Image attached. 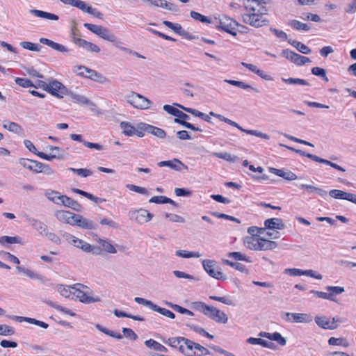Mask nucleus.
I'll use <instances>...</instances> for the list:
<instances>
[{"mask_svg":"<svg viewBox=\"0 0 356 356\" xmlns=\"http://www.w3.org/2000/svg\"><path fill=\"white\" fill-rule=\"evenodd\" d=\"M268 9L264 6H260L254 13H246L241 15L243 23L254 28H260L268 24L269 21L265 17Z\"/></svg>","mask_w":356,"mask_h":356,"instance_id":"obj_1","label":"nucleus"},{"mask_svg":"<svg viewBox=\"0 0 356 356\" xmlns=\"http://www.w3.org/2000/svg\"><path fill=\"white\" fill-rule=\"evenodd\" d=\"M83 26L88 30L97 35L104 40L113 42L116 47L122 49V51H129L127 48L120 46V42L117 39L116 36L108 29L100 25H95L89 23H85Z\"/></svg>","mask_w":356,"mask_h":356,"instance_id":"obj_2","label":"nucleus"},{"mask_svg":"<svg viewBox=\"0 0 356 356\" xmlns=\"http://www.w3.org/2000/svg\"><path fill=\"white\" fill-rule=\"evenodd\" d=\"M126 99L129 104L138 109H147L152 104L149 99L136 92H131L126 96Z\"/></svg>","mask_w":356,"mask_h":356,"instance_id":"obj_3","label":"nucleus"},{"mask_svg":"<svg viewBox=\"0 0 356 356\" xmlns=\"http://www.w3.org/2000/svg\"><path fill=\"white\" fill-rule=\"evenodd\" d=\"M47 92L58 98H63L64 95L69 94L67 88L56 79L48 80V88Z\"/></svg>","mask_w":356,"mask_h":356,"instance_id":"obj_4","label":"nucleus"},{"mask_svg":"<svg viewBox=\"0 0 356 356\" xmlns=\"http://www.w3.org/2000/svg\"><path fill=\"white\" fill-rule=\"evenodd\" d=\"M202 266L205 271L212 277L216 280H226V277L221 272L220 267L216 265L214 260L205 259L202 261Z\"/></svg>","mask_w":356,"mask_h":356,"instance_id":"obj_5","label":"nucleus"},{"mask_svg":"<svg viewBox=\"0 0 356 356\" xmlns=\"http://www.w3.org/2000/svg\"><path fill=\"white\" fill-rule=\"evenodd\" d=\"M238 26L236 21L227 16H222L219 19V23L216 25L218 29H222L224 31L231 34L233 36H236L237 33L235 31L236 28Z\"/></svg>","mask_w":356,"mask_h":356,"instance_id":"obj_6","label":"nucleus"},{"mask_svg":"<svg viewBox=\"0 0 356 356\" xmlns=\"http://www.w3.org/2000/svg\"><path fill=\"white\" fill-rule=\"evenodd\" d=\"M129 216L131 220H135L136 222L142 225L149 222L154 216L146 209H139L130 211L129 212Z\"/></svg>","mask_w":356,"mask_h":356,"instance_id":"obj_7","label":"nucleus"},{"mask_svg":"<svg viewBox=\"0 0 356 356\" xmlns=\"http://www.w3.org/2000/svg\"><path fill=\"white\" fill-rule=\"evenodd\" d=\"M76 286L85 288L86 289H88V288L86 286L81 284H77L72 288L73 290H74V293L81 302L89 304L100 301V298L99 297H92L87 291H83L81 290L80 288H77Z\"/></svg>","mask_w":356,"mask_h":356,"instance_id":"obj_8","label":"nucleus"},{"mask_svg":"<svg viewBox=\"0 0 356 356\" xmlns=\"http://www.w3.org/2000/svg\"><path fill=\"white\" fill-rule=\"evenodd\" d=\"M141 125H145V123H138L136 127L128 122H122L120 124V128L122 129V132L124 135L127 136H132L136 135L138 137H143L144 136V131L139 129L140 128Z\"/></svg>","mask_w":356,"mask_h":356,"instance_id":"obj_9","label":"nucleus"},{"mask_svg":"<svg viewBox=\"0 0 356 356\" xmlns=\"http://www.w3.org/2000/svg\"><path fill=\"white\" fill-rule=\"evenodd\" d=\"M281 54L288 60H291L292 63L299 66L311 62L309 58L301 56L289 49L282 50Z\"/></svg>","mask_w":356,"mask_h":356,"instance_id":"obj_10","label":"nucleus"},{"mask_svg":"<svg viewBox=\"0 0 356 356\" xmlns=\"http://www.w3.org/2000/svg\"><path fill=\"white\" fill-rule=\"evenodd\" d=\"M204 315L218 323H227L228 321V317L226 314L213 306H208L206 308Z\"/></svg>","mask_w":356,"mask_h":356,"instance_id":"obj_11","label":"nucleus"},{"mask_svg":"<svg viewBox=\"0 0 356 356\" xmlns=\"http://www.w3.org/2000/svg\"><path fill=\"white\" fill-rule=\"evenodd\" d=\"M285 321L291 323H309L313 321L310 314L305 313H285Z\"/></svg>","mask_w":356,"mask_h":356,"instance_id":"obj_12","label":"nucleus"},{"mask_svg":"<svg viewBox=\"0 0 356 356\" xmlns=\"http://www.w3.org/2000/svg\"><path fill=\"white\" fill-rule=\"evenodd\" d=\"M222 121L229 124L231 126L236 127L240 131H243V132H244V133H245L247 134L255 136L257 137H259V138H261L265 139V140L270 139V136L269 135H268L266 134H264V133H262L261 131H259L257 130L245 129L242 127H241L238 123H236V122H234V121H233V120H230V119H229L227 118H225V116H224V118H222Z\"/></svg>","mask_w":356,"mask_h":356,"instance_id":"obj_13","label":"nucleus"},{"mask_svg":"<svg viewBox=\"0 0 356 356\" xmlns=\"http://www.w3.org/2000/svg\"><path fill=\"white\" fill-rule=\"evenodd\" d=\"M175 117H176V118H175V120H174V122L175 123L179 124L182 125L183 127H184L187 129H191L193 131H202L199 127H197L194 126L193 124H192L191 123L186 122V120H188L190 118V117L187 114L183 113L181 111L178 109Z\"/></svg>","mask_w":356,"mask_h":356,"instance_id":"obj_14","label":"nucleus"},{"mask_svg":"<svg viewBox=\"0 0 356 356\" xmlns=\"http://www.w3.org/2000/svg\"><path fill=\"white\" fill-rule=\"evenodd\" d=\"M72 226H77L84 229H95L96 225L93 221L87 219L79 214H76Z\"/></svg>","mask_w":356,"mask_h":356,"instance_id":"obj_15","label":"nucleus"},{"mask_svg":"<svg viewBox=\"0 0 356 356\" xmlns=\"http://www.w3.org/2000/svg\"><path fill=\"white\" fill-rule=\"evenodd\" d=\"M329 195L335 199L345 200L356 204V195L341 190L333 189L330 191Z\"/></svg>","mask_w":356,"mask_h":356,"instance_id":"obj_16","label":"nucleus"},{"mask_svg":"<svg viewBox=\"0 0 356 356\" xmlns=\"http://www.w3.org/2000/svg\"><path fill=\"white\" fill-rule=\"evenodd\" d=\"M76 68L79 70H85V72H86L85 77L90 79L91 80L98 81L99 83H104L106 80V77L102 76L100 73L97 72L94 70L88 68L84 65L77 66Z\"/></svg>","mask_w":356,"mask_h":356,"instance_id":"obj_17","label":"nucleus"},{"mask_svg":"<svg viewBox=\"0 0 356 356\" xmlns=\"http://www.w3.org/2000/svg\"><path fill=\"white\" fill-rule=\"evenodd\" d=\"M316 325L324 330H335L336 326L332 325V321L330 317L323 315H317L314 318Z\"/></svg>","mask_w":356,"mask_h":356,"instance_id":"obj_18","label":"nucleus"},{"mask_svg":"<svg viewBox=\"0 0 356 356\" xmlns=\"http://www.w3.org/2000/svg\"><path fill=\"white\" fill-rule=\"evenodd\" d=\"M54 215L59 221L70 225H73L74 216H76L74 213L64 210L56 211Z\"/></svg>","mask_w":356,"mask_h":356,"instance_id":"obj_19","label":"nucleus"},{"mask_svg":"<svg viewBox=\"0 0 356 356\" xmlns=\"http://www.w3.org/2000/svg\"><path fill=\"white\" fill-rule=\"evenodd\" d=\"M195 343L193 341L185 338L183 345L179 346V350L186 356H195Z\"/></svg>","mask_w":356,"mask_h":356,"instance_id":"obj_20","label":"nucleus"},{"mask_svg":"<svg viewBox=\"0 0 356 356\" xmlns=\"http://www.w3.org/2000/svg\"><path fill=\"white\" fill-rule=\"evenodd\" d=\"M8 318L15 320L18 322H27L39 327H41L44 329H47L49 327V325L43 321H38L35 318L24 317V316H7Z\"/></svg>","mask_w":356,"mask_h":356,"instance_id":"obj_21","label":"nucleus"},{"mask_svg":"<svg viewBox=\"0 0 356 356\" xmlns=\"http://www.w3.org/2000/svg\"><path fill=\"white\" fill-rule=\"evenodd\" d=\"M139 129L140 130H143L144 132L146 131L152 134L159 138H164L166 136V133L163 129L146 123H145V125H141L140 128Z\"/></svg>","mask_w":356,"mask_h":356,"instance_id":"obj_22","label":"nucleus"},{"mask_svg":"<svg viewBox=\"0 0 356 356\" xmlns=\"http://www.w3.org/2000/svg\"><path fill=\"white\" fill-rule=\"evenodd\" d=\"M40 42L42 44H44L45 45L49 46V47L52 48L53 49L58 51L61 53L64 54H68L70 52V49L67 48L65 46L55 42L49 39L45 38H41L40 39Z\"/></svg>","mask_w":356,"mask_h":356,"instance_id":"obj_23","label":"nucleus"},{"mask_svg":"<svg viewBox=\"0 0 356 356\" xmlns=\"http://www.w3.org/2000/svg\"><path fill=\"white\" fill-rule=\"evenodd\" d=\"M174 105L183 109L186 112L191 113V115H194L195 117H198L207 122H211V117L204 113H202L196 109L185 107L183 105H181L179 104L175 103Z\"/></svg>","mask_w":356,"mask_h":356,"instance_id":"obj_24","label":"nucleus"},{"mask_svg":"<svg viewBox=\"0 0 356 356\" xmlns=\"http://www.w3.org/2000/svg\"><path fill=\"white\" fill-rule=\"evenodd\" d=\"M264 226L268 229H284L285 225L281 218H272L264 221Z\"/></svg>","mask_w":356,"mask_h":356,"instance_id":"obj_25","label":"nucleus"},{"mask_svg":"<svg viewBox=\"0 0 356 356\" xmlns=\"http://www.w3.org/2000/svg\"><path fill=\"white\" fill-rule=\"evenodd\" d=\"M158 165L159 167H164V166L169 167L171 169H173V170H175L177 171L181 170V168H180L181 165L183 166L185 169H188V166L184 165L181 161H179L177 159H174L172 161H161L158 163Z\"/></svg>","mask_w":356,"mask_h":356,"instance_id":"obj_26","label":"nucleus"},{"mask_svg":"<svg viewBox=\"0 0 356 356\" xmlns=\"http://www.w3.org/2000/svg\"><path fill=\"white\" fill-rule=\"evenodd\" d=\"M259 335L260 337L267 338L270 340L275 341L281 346H285L286 343V340L285 338H284L279 332L269 333L266 332H261Z\"/></svg>","mask_w":356,"mask_h":356,"instance_id":"obj_27","label":"nucleus"},{"mask_svg":"<svg viewBox=\"0 0 356 356\" xmlns=\"http://www.w3.org/2000/svg\"><path fill=\"white\" fill-rule=\"evenodd\" d=\"M29 12L34 16L40 18L53 21H57L59 19V17L57 15L40 10L31 9Z\"/></svg>","mask_w":356,"mask_h":356,"instance_id":"obj_28","label":"nucleus"},{"mask_svg":"<svg viewBox=\"0 0 356 356\" xmlns=\"http://www.w3.org/2000/svg\"><path fill=\"white\" fill-rule=\"evenodd\" d=\"M247 342L253 345H260L263 347H266L270 349H275L276 346L274 343L266 341L260 338L250 337L247 339Z\"/></svg>","mask_w":356,"mask_h":356,"instance_id":"obj_29","label":"nucleus"},{"mask_svg":"<svg viewBox=\"0 0 356 356\" xmlns=\"http://www.w3.org/2000/svg\"><path fill=\"white\" fill-rule=\"evenodd\" d=\"M29 222L42 236H44L47 231V226L44 222L37 219L29 218Z\"/></svg>","mask_w":356,"mask_h":356,"instance_id":"obj_30","label":"nucleus"},{"mask_svg":"<svg viewBox=\"0 0 356 356\" xmlns=\"http://www.w3.org/2000/svg\"><path fill=\"white\" fill-rule=\"evenodd\" d=\"M149 2L157 7L164 8L170 11H177V8L172 3L164 0H149Z\"/></svg>","mask_w":356,"mask_h":356,"instance_id":"obj_31","label":"nucleus"},{"mask_svg":"<svg viewBox=\"0 0 356 356\" xmlns=\"http://www.w3.org/2000/svg\"><path fill=\"white\" fill-rule=\"evenodd\" d=\"M241 65L265 80H270L271 79V78L269 75L266 74L264 71L258 69L257 67L253 64L242 62Z\"/></svg>","mask_w":356,"mask_h":356,"instance_id":"obj_32","label":"nucleus"},{"mask_svg":"<svg viewBox=\"0 0 356 356\" xmlns=\"http://www.w3.org/2000/svg\"><path fill=\"white\" fill-rule=\"evenodd\" d=\"M258 250H273L277 248L276 242L260 237Z\"/></svg>","mask_w":356,"mask_h":356,"instance_id":"obj_33","label":"nucleus"},{"mask_svg":"<svg viewBox=\"0 0 356 356\" xmlns=\"http://www.w3.org/2000/svg\"><path fill=\"white\" fill-rule=\"evenodd\" d=\"M81 249L85 252L92 253L94 255H100L102 253L100 247L92 245L86 241H83Z\"/></svg>","mask_w":356,"mask_h":356,"instance_id":"obj_34","label":"nucleus"},{"mask_svg":"<svg viewBox=\"0 0 356 356\" xmlns=\"http://www.w3.org/2000/svg\"><path fill=\"white\" fill-rule=\"evenodd\" d=\"M260 236H248L244 241L245 246L252 250H258Z\"/></svg>","mask_w":356,"mask_h":356,"instance_id":"obj_35","label":"nucleus"},{"mask_svg":"<svg viewBox=\"0 0 356 356\" xmlns=\"http://www.w3.org/2000/svg\"><path fill=\"white\" fill-rule=\"evenodd\" d=\"M288 42L302 54H309L312 52L311 49L301 42L290 39Z\"/></svg>","mask_w":356,"mask_h":356,"instance_id":"obj_36","label":"nucleus"},{"mask_svg":"<svg viewBox=\"0 0 356 356\" xmlns=\"http://www.w3.org/2000/svg\"><path fill=\"white\" fill-rule=\"evenodd\" d=\"M97 242L102 246V250L106 251L108 253L115 254L117 250L113 245H112L108 240L102 239L99 238Z\"/></svg>","mask_w":356,"mask_h":356,"instance_id":"obj_37","label":"nucleus"},{"mask_svg":"<svg viewBox=\"0 0 356 356\" xmlns=\"http://www.w3.org/2000/svg\"><path fill=\"white\" fill-rule=\"evenodd\" d=\"M44 195L49 200L59 205L63 195L58 191L48 190L45 191Z\"/></svg>","mask_w":356,"mask_h":356,"instance_id":"obj_38","label":"nucleus"},{"mask_svg":"<svg viewBox=\"0 0 356 356\" xmlns=\"http://www.w3.org/2000/svg\"><path fill=\"white\" fill-rule=\"evenodd\" d=\"M280 146L285 147L287 149H290V150H291L293 152H295L296 153L300 154L302 156H306V157H307V158H309V159H312V160L318 163L320 157L316 156V155H314V154H310V153H307L305 151H302L301 149H295L293 147H289V146L283 145V144H280Z\"/></svg>","mask_w":356,"mask_h":356,"instance_id":"obj_39","label":"nucleus"},{"mask_svg":"<svg viewBox=\"0 0 356 356\" xmlns=\"http://www.w3.org/2000/svg\"><path fill=\"white\" fill-rule=\"evenodd\" d=\"M3 127L4 129L8 130L9 131L15 134H20L23 130L22 127L19 125L17 123L10 121H4Z\"/></svg>","mask_w":356,"mask_h":356,"instance_id":"obj_40","label":"nucleus"},{"mask_svg":"<svg viewBox=\"0 0 356 356\" xmlns=\"http://www.w3.org/2000/svg\"><path fill=\"white\" fill-rule=\"evenodd\" d=\"M145 344L147 347L149 348H152L154 350L160 351V352H167V348L163 346L162 344L159 343V342L156 341L154 339H149L146 340L145 341Z\"/></svg>","mask_w":356,"mask_h":356,"instance_id":"obj_41","label":"nucleus"},{"mask_svg":"<svg viewBox=\"0 0 356 356\" xmlns=\"http://www.w3.org/2000/svg\"><path fill=\"white\" fill-rule=\"evenodd\" d=\"M16 269L19 273H24L27 277H29L31 279H33V280H40L41 279V276L39 274L33 272V270H31L29 268H24L23 266H17L16 267Z\"/></svg>","mask_w":356,"mask_h":356,"instance_id":"obj_42","label":"nucleus"},{"mask_svg":"<svg viewBox=\"0 0 356 356\" xmlns=\"http://www.w3.org/2000/svg\"><path fill=\"white\" fill-rule=\"evenodd\" d=\"M225 82H227L228 83L237 86L238 88H243V89H251L253 91L256 92H259V90L256 88L252 87V86L245 83V82L240 81H235V80H225Z\"/></svg>","mask_w":356,"mask_h":356,"instance_id":"obj_43","label":"nucleus"},{"mask_svg":"<svg viewBox=\"0 0 356 356\" xmlns=\"http://www.w3.org/2000/svg\"><path fill=\"white\" fill-rule=\"evenodd\" d=\"M6 243L7 244H15V243H22V238L19 236H3L0 237V244L4 245Z\"/></svg>","mask_w":356,"mask_h":356,"instance_id":"obj_44","label":"nucleus"},{"mask_svg":"<svg viewBox=\"0 0 356 356\" xmlns=\"http://www.w3.org/2000/svg\"><path fill=\"white\" fill-rule=\"evenodd\" d=\"M243 6L248 13H254L259 7L257 0H244Z\"/></svg>","mask_w":356,"mask_h":356,"instance_id":"obj_45","label":"nucleus"},{"mask_svg":"<svg viewBox=\"0 0 356 356\" xmlns=\"http://www.w3.org/2000/svg\"><path fill=\"white\" fill-rule=\"evenodd\" d=\"M20 46L24 49L32 51H40L42 47L38 44L33 43L31 42L23 41L20 42Z\"/></svg>","mask_w":356,"mask_h":356,"instance_id":"obj_46","label":"nucleus"},{"mask_svg":"<svg viewBox=\"0 0 356 356\" xmlns=\"http://www.w3.org/2000/svg\"><path fill=\"white\" fill-rule=\"evenodd\" d=\"M175 254L182 258H199L201 257V254L198 252H188L183 250H177Z\"/></svg>","mask_w":356,"mask_h":356,"instance_id":"obj_47","label":"nucleus"},{"mask_svg":"<svg viewBox=\"0 0 356 356\" xmlns=\"http://www.w3.org/2000/svg\"><path fill=\"white\" fill-rule=\"evenodd\" d=\"M282 81L287 84L291 85H302V86H309V83L305 79H299V78H282Z\"/></svg>","mask_w":356,"mask_h":356,"instance_id":"obj_48","label":"nucleus"},{"mask_svg":"<svg viewBox=\"0 0 356 356\" xmlns=\"http://www.w3.org/2000/svg\"><path fill=\"white\" fill-rule=\"evenodd\" d=\"M45 302L49 305L50 307L58 310V311H60L67 315H70V316H74L76 315V314L74 312H73L72 310L69 309H67L65 307H63L60 305H58V304L52 302V301H45Z\"/></svg>","mask_w":356,"mask_h":356,"instance_id":"obj_49","label":"nucleus"},{"mask_svg":"<svg viewBox=\"0 0 356 356\" xmlns=\"http://www.w3.org/2000/svg\"><path fill=\"white\" fill-rule=\"evenodd\" d=\"M113 314L117 317H126V318H129L133 320L138 321H145L144 318H143L140 316H135V315L127 314V313L120 311L118 309H115L113 312Z\"/></svg>","mask_w":356,"mask_h":356,"instance_id":"obj_50","label":"nucleus"},{"mask_svg":"<svg viewBox=\"0 0 356 356\" xmlns=\"http://www.w3.org/2000/svg\"><path fill=\"white\" fill-rule=\"evenodd\" d=\"M328 343L331 346H342L344 347H348L349 346V343L348 341L343 337L340 338H335V337H330L328 339Z\"/></svg>","mask_w":356,"mask_h":356,"instance_id":"obj_51","label":"nucleus"},{"mask_svg":"<svg viewBox=\"0 0 356 356\" xmlns=\"http://www.w3.org/2000/svg\"><path fill=\"white\" fill-rule=\"evenodd\" d=\"M67 95H70L71 99L74 102L80 103V104H88L90 103V100L87 97H86L83 95L75 94V93H73L70 91H69V94Z\"/></svg>","mask_w":356,"mask_h":356,"instance_id":"obj_52","label":"nucleus"},{"mask_svg":"<svg viewBox=\"0 0 356 356\" xmlns=\"http://www.w3.org/2000/svg\"><path fill=\"white\" fill-rule=\"evenodd\" d=\"M69 170L76 174L78 176L81 177H87L92 175V170L87 168H70Z\"/></svg>","mask_w":356,"mask_h":356,"instance_id":"obj_53","label":"nucleus"},{"mask_svg":"<svg viewBox=\"0 0 356 356\" xmlns=\"http://www.w3.org/2000/svg\"><path fill=\"white\" fill-rule=\"evenodd\" d=\"M190 15L195 20L200 21L202 23L211 24L212 22L211 20L207 16H204L193 10L191 11Z\"/></svg>","mask_w":356,"mask_h":356,"instance_id":"obj_54","label":"nucleus"},{"mask_svg":"<svg viewBox=\"0 0 356 356\" xmlns=\"http://www.w3.org/2000/svg\"><path fill=\"white\" fill-rule=\"evenodd\" d=\"M153 311L156 312L161 314V315L168 317L172 319L175 318V315L173 312H172L171 311H170L165 308L161 307L158 306L157 305H155V306L153 309Z\"/></svg>","mask_w":356,"mask_h":356,"instance_id":"obj_55","label":"nucleus"},{"mask_svg":"<svg viewBox=\"0 0 356 356\" xmlns=\"http://www.w3.org/2000/svg\"><path fill=\"white\" fill-rule=\"evenodd\" d=\"M289 25L296 30H303L307 31L310 29V27L307 24L296 19L291 20Z\"/></svg>","mask_w":356,"mask_h":356,"instance_id":"obj_56","label":"nucleus"},{"mask_svg":"<svg viewBox=\"0 0 356 356\" xmlns=\"http://www.w3.org/2000/svg\"><path fill=\"white\" fill-rule=\"evenodd\" d=\"M213 155L217 158L222 159L230 162H234L237 159L236 156H232L228 152H213Z\"/></svg>","mask_w":356,"mask_h":356,"instance_id":"obj_57","label":"nucleus"},{"mask_svg":"<svg viewBox=\"0 0 356 356\" xmlns=\"http://www.w3.org/2000/svg\"><path fill=\"white\" fill-rule=\"evenodd\" d=\"M325 289L329 292L332 298H334L335 296L341 294L345 291L344 287L342 286H327Z\"/></svg>","mask_w":356,"mask_h":356,"instance_id":"obj_58","label":"nucleus"},{"mask_svg":"<svg viewBox=\"0 0 356 356\" xmlns=\"http://www.w3.org/2000/svg\"><path fill=\"white\" fill-rule=\"evenodd\" d=\"M227 256L234 259L236 261H245L250 263L252 261L249 257L240 252H231L227 254Z\"/></svg>","mask_w":356,"mask_h":356,"instance_id":"obj_59","label":"nucleus"},{"mask_svg":"<svg viewBox=\"0 0 356 356\" xmlns=\"http://www.w3.org/2000/svg\"><path fill=\"white\" fill-rule=\"evenodd\" d=\"M311 71L314 75L323 78V79L325 81H329L327 76H326V72L323 68L319 67H314L312 68Z\"/></svg>","mask_w":356,"mask_h":356,"instance_id":"obj_60","label":"nucleus"},{"mask_svg":"<svg viewBox=\"0 0 356 356\" xmlns=\"http://www.w3.org/2000/svg\"><path fill=\"white\" fill-rule=\"evenodd\" d=\"M127 188L130 191L138 193L143 195H149V193L146 188L138 186L134 184H127Z\"/></svg>","mask_w":356,"mask_h":356,"instance_id":"obj_61","label":"nucleus"},{"mask_svg":"<svg viewBox=\"0 0 356 356\" xmlns=\"http://www.w3.org/2000/svg\"><path fill=\"white\" fill-rule=\"evenodd\" d=\"M176 33L188 39H191L189 33L186 31L179 24H175L172 29Z\"/></svg>","mask_w":356,"mask_h":356,"instance_id":"obj_62","label":"nucleus"},{"mask_svg":"<svg viewBox=\"0 0 356 356\" xmlns=\"http://www.w3.org/2000/svg\"><path fill=\"white\" fill-rule=\"evenodd\" d=\"M184 339V337L169 338L168 341V344L171 347L179 348V346L180 345H183Z\"/></svg>","mask_w":356,"mask_h":356,"instance_id":"obj_63","label":"nucleus"},{"mask_svg":"<svg viewBox=\"0 0 356 356\" xmlns=\"http://www.w3.org/2000/svg\"><path fill=\"white\" fill-rule=\"evenodd\" d=\"M195 350L196 351L195 356H206L210 354L208 349L197 343H195Z\"/></svg>","mask_w":356,"mask_h":356,"instance_id":"obj_64","label":"nucleus"}]
</instances>
